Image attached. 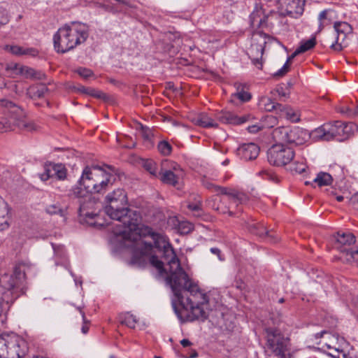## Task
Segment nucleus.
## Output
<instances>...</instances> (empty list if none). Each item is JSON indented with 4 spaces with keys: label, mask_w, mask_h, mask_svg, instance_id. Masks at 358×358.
Wrapping results in <instances>:
<instances>
[{
    "label": "nucleus",
    "mask_w": 358,
    "mask_h": 358,
    "mask_svg": "<svg viewBox=\"0 0 358 358\" xmlns=\"http://www.w3.org/2000/svg\"><path fill=\"white\" fill-rule=\"evenodd\" d=\"M129 241H132L133 253L130 260L132 266L143 267L149 260L159 273H162L164 262L153 255L154 247L162 252V259L168 266L166 282L173 292V307L179 319L182 322L205 320L208 317L206 311L208 296L181 267L167 238L155 232L150 227L141 226Z\"/></svg>",
    "instance_id": "f257e3e1"
},
{
    "label": "nucleus",
    "mask_w": 358,
    "mask_h": 358,
    "mask_svg": "<svg viewBox=\"0 0 358 358\" xmlns=\"http://www.w3.org/2000/svg\"><path fill=\"white\" fill-rule=\"evenodd\" d=\"M104 201L106 204L105 213L119 222L116 224L117 229L114 230V234L125 240L131 239V236L141 228V217L136 211L127 206L128 199L124 189H113L106 196Z\"/></svg>",
    "instance_id": "f03ea898"
},
{
    "label": "nucleus",
    "mask_w": 358,
    "mask_h": 358,
    "mask_svg": "<svg viewBox=\"0 0 358 358\" xmlns=\"http://www.w3.org/2000/svg\"><path fill=\"white\" fill-rule=\"evenodd\" d=\"M115 174L114 168L109 166H87L84 168L78 182L91 192V194H103L113 185Z\"/></svg>",
    "instance_id": "7ed1b4c3"
},
{
    "label": "nucleus",
    "mask_w": 358,
    "mask_h": 358,
    "mask_svg": "<svg viewBox=\"0 0 358 358\" xmlns=\"http://www.w3.org/2000/svg\"><path fill=\"white\" fill-rule=\"evenodd\" d=\"M89 36L85 24L72 22L59 28L53 37L54 48L58 53H66L83 43Z\"/></svg>",
    "instance_id": "20e7f679"
},
{
    "label": "nucleus",
    "mask_w": 358,
    "mask_h": 358,
    "mask_svg": "<svg viewBox=\"0 0 358 358\" xmlns=\"http://www.w3.org/2000/svg\"><path fill=\"white\" fill-rule=\"evenodd\" d=\"M14 127L27 131L36 129L34 123L27 120L21 107L8 99H0V132L13 130Z\"/></svg>",
    "instance_id": "39448f33"
},
{
    "label": "nucleus",
    "mask_w": 358,
    "mask_h": 358,
    "mask_svg": "<svg viewBox=\"0 0 358 358\" xmlns=\"http://www.w3.org/2000/svg\"><path fill=\"white\" fill-rule=\"evenodd\" d=\"M27 350L26 341L15 334L0 335V357L22 358Z\"/></svg>",
    "instance_id": "423d86ee"
},
{
    "label": "nucleus",
    "mask_w": 358,
    "mask_h": 358,
    "mask_svg": "<svg viewBox=\"0 0 358 358\" xmlns=\"http://www.w3.org/2000/svg\"><path fill=\"white\" fill-rule=\"evenodd\" d=\"M273 41L269 36L262 31L253 33L251 37L250 46L248 48L247 54L254 65L258 69L262 68V55L266 45Z\"/></svg>",
    "instance_id": "0eeeda50"
},
{
    "label": "nucleus",
    "mask_w": 358,
    "mask_h": 358,
    "mask_svg": "<svg viewBox=\"0 0 358 358\" xmlns=\"http://www.w3.org/2000/svg\"><path fill=\"white\" fill-rule=\"evenodd\" d=\"M78 204V215L81 222H85L92 226L104 225V223L99 221V209L96 208L99 203L92 195Z\"/></svg>",
    "instance_id": "6e6552de"
},
{
    "label": "nucleus",
    "mask_w": 358,
    "mask_h": 358,
    "mask_svg": "<svg viewBox=\"0 0 358 358\" xmlns=\"http://www.w3.org/2000/svg\"><path fill=\"white\" fill-rule=\"evenodd\" d=\"M355 243V237L352 234L338 232L335 236L334 247L342 254L341 259L347 262H358V249L352 248Z\"/></svg>",
    "instance_id": "1a4fd4ad"
},
{
    "label": "nucleus",
    "mask_w": 358,
    "mask_h": 358,
    "mask_svg": "<svg viewBox=\"0 0 358 358\" xmlns=\"http://www.w3.org/2000/svg\"><path fill=\"white\" fill-rule=\"evenodd\" d=\"M294 157L292 148L281 144L272 145L267 151V159L270 164L283 166L289 164Z\"/></svg>",
    "instance_id": "9d476101"
},
{
    "label": "nucleus",
    "mask_w": 358,
    "mask_h": 358,
    "mask_svg": "<svg viewBox=\"0 0 358 358\" xmlns=\"http://www.w3.org/2000/svg\"><path fill=\"white\" fill-rule=\"evenodd\" d=\"M266 333L268 349L279 358H285L289 340L284 338L277 329L269 328L266 329Z\"/></svg>",
    "instance_id": "9b49d317"
},
{
    "label": "nucleus",
    "mask_w": 358,
    "mask_h": 358,
    "mask_svg": "<svg viewBox=\"0 0 358 358\" xmlns=\"http://www.w3.org/2000/svg\"><path fill=\"white\" fill-rule=\"evenodd\" d=\"M19 282L10 274L4 273L0 277V294L6 292L10 299L19 296L17 289L20 287Z\"/></svg>",
    "instance_id": "f8f14e48"
},
{
    "label": "nucleus",
    "mask_w": 358,
    "mask_h": 358,
    "mask_svg": "<svg viewBox=\"0 0 358 358\" xmlns=\"http://www.w3.org/2000/svg\"><path fill=\"white\" fill-rule=\"evenodd\" d=\"M329 128L330 140L336 139L342 141L347 138L353 130L355 125L350 124H345L340 121H336L334 123H328Z\"/></svg>",
    "instance_id": "ddd939ff"
},
{
    "label": "nucleus",
    "mask_w": 358,
    "mask_h": 358,
    "mask_svg": "<svg viewBox=\"0 0 358 358\" xmlns=\"http://www.w3.org/2000/svg\"><path fill=\"white\" fill-rule=\"evenodd\" d=\"M334 27L337 36L336 43H332L331 48L336 52H340L343 50L346 36L351 32L352 27L345 22H335Z\"/></svg>",
    "instance_id": "4468645a"
},
{
    "label": "nucleus",
    "mask_w": 358,
    "mask_h": 358,
    "mask_svg": "<svg viewBox=\"0 0 358 358\" xmlns=\"http://www.w3.org/2000/svg\"><path fill=\"white\" fill-rule=\"evenodd\" d=\"M67 170L62 164H49L44 166V172L39 175L41 180L46 181L49 178L56 177L59 180L66 178Z\"/></svg>",
    "instance_id": "2eb2a0df"
},
{
    "label": "nucleus",
    "mask_w": 358,
    "mask_h": 358,
    "mask_svg": "<svg viewBox=\"0 0 358 358\" xmlns=\"http://www.w3.org/2000/svg\"><path fill=\"white\" fill-rule=\"evenodd\" d=\"M217 118L222 123L238 125L249 122L252 117L249 114L238 116L234 113L223 111L217 114Z\"/></svg>",
    "instance_id": "dca6fc26"
},
{
    "label": "nucleus",
    "mask_w": 358,
    "mask_h": 358,
    "mask_svg": "<svg viewBox=\"0 0 358 358\" xmlns=\"http://www.w3.org/2000/svg\"><path fill=\"white\" fill-rule=\"evenodd\" d=\"M248 230L257 236L266 238L270 242H276L278 237L273 231H268L266 228L261 223L252 222L248 224Z\"/></svg>",
    "instance_id": "f3484780"
},
{
    "label": "nucleus",
    "mask_w": 358,
    "mask_h": 358,
    "mask_svg": "<svg viewBox=\"0 0 358 358\" xmlns=\"http://www.w3.org/2000/svg\"><path fill=\"white\" fill-rule=\"evenodd\" d=\"M236 152L241 159L250 161L257 157L259 153V148L253 143H244L238 147Z\"/></svg>",
    "instance_id": "a211bd4d"
},
{
    "label": "nucleus",
    "mask_w": 358,
    "mask_h": 358,
    "mask_svg": "<svg viewBox=\"0 0 358 358\" xmlns=\"http://www.w3.org/2000/svg\"><path fill=\"white\" fill-rule=\"evenodd\" d=\"M250 24L253 28L263 27L267 25L268 16L266 15L262 6H256L250 16Z\"/></svg>",
    "instance_id": "6ab92c4d"
},
{
    "label": "nucleus",
    "mask_w": 358,
    "mask_h": 358,
    "mask_svg": "<svg viewBox=\"0 0 358 358\" xmlns=\"http://www.w3.org/2000/svg\"><path fill=\"white\" fill-rule=\"evenodd\" d=\"M169 164V162L168 161L162 162L161 171L159 173L160 176V180L165 184L176 186L178 184L180 174L175 173L172 170L164 169L165 166Z\"/></svg>",
    "instance_id": "aec40b11"
},
{
    "label": "nucleus",
    "mask_w": 358,
    "mask_h": 358,
    "mask_svg": "<svg viewBox=\"0 0 358 358\" xmlns=\"http://www.w3.org/2000/svg\"><path fill=\"white\" fill-rule=\"evenodd\" d=\"M92 194L91 192L78 183L70 189L68 196L71 200L76 199L77 202L79 203L82 201H85V199H87V197L89 198Z\"/></svg>",
    "instance_id": "412c9836"
},
{
    "label": "nucleus",
    "mask_w": 358,
    "mask_h": 358,
    "mask_svg": "<svg viewBox=\"0 0 358 358\" xmlns=\"http://www.w3.org/2000/svg\"><path fill=\"white\" fill-rule=\"evenodd\" d=\"M329 338V343H325V345L327 348L334 350V352L328 353L329 356L333 358H351L347 353L343 351V349L340 348L338 344V338L337 337L334 336H330Z\"/></svg>",
    "instance_id": "4be33fe9"
},
{
    "label": "nucleus",
    "mask_w": 358,
    "mask_h": 358,
    "mask_svg": "<svg viewBox=\"0 0 358 358\" xmlns=\"http://www.w3.org/2000/svg\"><path fill=\"white\" fill-rule=\"evenodd\" d=\"M286 12L289 15H301L303 11L305 0H285Z\"/></svg>",
    "instance_id": "5701e85b"
},
{
    "label": "nucleus",
    "mask_w": 358,
    "mask_h": 358,
    "mask_svg": "<svg viewBox=\"0 0 358 358\" xmlns=\"http://www.w3.org/2000/svg\"><path fill=\"white\" fill-rule=\"evenodd\" d=\"M203 185L208 189H210L214 192H217L218 194H222L224 195H228L231 197L233 199H238V194L234 191L228 190L227 188L215 185L213 184L210 181L204 179L202 181Z\"/></svg>",
    "instance_id": "b1692460"
},
{
    "label": "nucleus",
    "mask_w": 358,
    "mask_h": 358,
    "mask_svg": "<svg viewBox=\"0 0 358 358\" xmlns=\"http://www.w3.org/2000/svg\"><path fill=\"white\" fill-rule=\"evenodd\" d=\"M192 122L196 125L204 127V128H210L214 127L217 128L218 127L217 123L209 117L208 115L201 113L192 119Z\"/></svg>",
    "instance_id": "393cba45"
},
{
    "label": "nucleus",
    "mask_w": 358,
    "mask_h": 358,
    "mask_svg": "<svg viewBox=\"0 0 358 358\" xmlns=\"http://www.w3.org/2000/svg\"><path fill=\"white\" fill-rule=\"evenodd\" d=\"M310 135L311 138L315 141H331L328 123L324 124L318 128L313 130Z\"/></svg>",
    "instance_id": "a878e982"
},
{
    "label": "nucleus",
    "mask_w": 358,
    "mask_h": 358,
    "mask_svg": "<svg viewBox=\"0 0 358 358\" xmlns=\"http://www.w3.org/2000/svg\"><path fill=\"white\" fill-rule=\"evenodd\" d=\"M289 128L285 127H280L273 131V138L276 142L275 144L284 145L287 143L289 138Z\"/></svg>",
    "instance_id": "bb28decb"
},
{
    "label": "nucleus",
    "mask_w": 358,
    "mask_h": 358,
    "mask_svg": "<svg viewBox=\"0 0 358 358\" xmlns=\"http://www.w3.org/2000/svg\"><path fill=\"white\" fill-rule=\"evenodd\" d=\"M48 89L44 84H37L30 86L27 90V95L31 99H39L43 97L48 92Z\"/></svg>",
    "instance_id": "cd10ccee"
},
{
    "label": "nucleus",
    "mask_w": 358,
    "mask_h": 358,
    "mask_svg": "<svg viewBox=\"0 0 358 358\" xmlns=\"http://www.w3.org/2000/svg\"><path fill=\"white\" fill-rule=\"evenodd\" d=\"M304 134H306L305 132L299 127L289 128L287 143L295 145L303 144L304 138L302 136Z\"/></svg>",
    "instance_id": "c85d7f7f"
},
{
    "label": "nucleus",
    "mask_w": 358,
    "mask_h": 358,
    "mask_svg": "<svg viewBox=\"0 0 358 358\" xmlns=\"http://www.w3.org/2000/svg\"><path fill=\"white\" fill-rule=\"evenodd\" d=\"M278 107L280 108V112L278 113L281 117L292 122H296L299 120V114L293 108L282 105Z\"/></svg>",
    "instance_id": "c756f323"
},
{
    "label": "nucleus",
    "mask_w": 358,
    "mask_h": 358,
    "mask_svg": "<svg viewBox=\"0 0 358 358\" xmlns=\"http://www.w3.org/2000/svg\"><path fill=\"white\" fill-rule=\"evenodd\" d=\"M316 44V40L315 37H312L311 38L301 41L300 45L296 50L292 53V55L289 57V59H292L296 55L303 53L315 47Z\"/></svg>",
    "instance_id": "7c9ffc66"
},
{
    "label": "nucleus",
    "mask_w": 358,
    "mask_h": 358,
    "mask_svg": "<svg viewBox=\"0 0 358 358\" xmlns=\"http://www.w3.org/2000/svg\"><path fill=\"white\" fill-rule=\"evenodd\" d=\"M236 92L233 94V97L237 98L243 102L248 101L250 99V94L245 90V85L240 83L234 84Z\"/></svg>",
    "instance_id": "2f4dec72"
},
{
    "label": "nucleus",
    "mask_w": 358,
    "mask_h": 358,
    "mask_svg": "<svg viewBox=\"0 0 358 358\" xmlns=\"http://www.w3.org/2000/svg\"><path fill=\"white\" fill-rule=\"evenodd\" d=\"M20 75H24L27 78H34L37 80H43L45 76L43 73L36 71L35 69L27 66H22V73H20Z\"/></svg>",
    "instance_id": "473e14b6"
},
{
    "label": "nucleus",
    "mask_w": 358,
    "mask_h": 358,
    "mask_svg": "<svg viewBox=\"0 0 358 358\" xmlns=\"http://www.w3.org/2000/svg\"><path fill=\"white\" fill-rule=\"evenodd\" d=\"M333 14L334 11L330 10H325L320 13L318 17L320 21V30H322L324 27L331 23Z\"/></svg>",
    "instance_id": "72a5a7b5"
},
{
    "label": "nucleus",
    "mask_w": 358,
    "mask_h": 358,
    "mask_svg": "<svg viewBox=\"0 0 358 358\" xmlns=\"http://www.w3.org/2000/svg\"><path fill=\"white\" fill-rule=\"evenodd\" d=\"M313 181L317 183L318 186L322 187L331 185L333 181V178L328 173L320 172L317 175V177Z\"/></svg>",
    "instance_id": "f704fd0d"
},
{
    "label": "nucleus",
    "mask_w": 358,
    "mask_h": 358,
    "mask_svg": "<svg viewBox=\"0 0 358 358\" xmlns=\"http://www.w3.org/2000/svg\"><path fill=\"white\" fill-rule=\"evenodd\" d=\"M261 104L264 106V108L267 111L275 110L278 113L280 112L279 106L282 104L274 102L271 99L264 97L261 100Z\"/></svg>",
    "instance_id": "c9c22d12"
},
{
    "label": "nucleus",
    "mask_w": 358,
    "mask_h": 358,
    "mask_svg": "<svg viewBox=\"0 0 358 358\" xmlns=\"http://www.w3.org/2000/svg\"><path fill=\"white\" fill-rule=\"evenodd\" d=\"M6 70L10 76L15 77V76L20 75L22 71V66L18 64L10 63L6 65Z\"/></svg>",
    "instance_id": "e433bc0d"
},
{
    "label": "nucleus",
    "mask_w": 358,
    "mask_h": 358,
    "mask_svg": "<svg viewBox=\"0 0 358 358\" xmlns=\"http://www.w3.org/2000/svg\"><path fill=\"white\" fill-rule=\"evenodd\" d=\"M12 299H10L9 297H7V294L6 292L2 294H0V324H3L4 321L6 320V315L3 314V305L5 303H8L11 301Z\"/></svg>",
    "instance_id": "4c0bfd02"
},
{
    "label": "nucleus",
    "mask_w": 358,
    "mask_h": 358,
    "mask_svg": "<svg viewBox=\"0 0 358 358\" xmlns=\"http://www.w3.org/2000/svg\"><path fill=\"white\" fill-rule=\"evenodd\" d=\"M143 166L151 175L157 176V164L152 159H148L143 162Z\"/></svg>",
    "instance_id": "58836bf2"
},
{
    "label": "nucleus",
    "mask_w": 358,
    "mask_h": 358,
    "mask_svg": "<svg viewBox=\"0 0 358 358\" xmlns=\"http://www.w3.org/2000/svg\"><path fill=\"white\" fill-rule=\"evenodd\" d=\"M157 148L159 152L165 156L170 155L172 150V147L170 143L165 141H160Z\"/></svg>",
    "instance_id": "ea45409f"
},
{
    "label": "nucleus",
    "mask_w": 358,
    "mask_h": 358,
    "mask_svg": "<svg viewBox=\"0 0 358 358\" xmlns=\"http://www.w3.org/2000/svg\"><path fill=\"white\" fill-rule=\"evenodd\" d=\"M193 229V225L189 222H181L178 224V231L182 234H187Z\"/></svg>",
    "instance_id": "a19ab883"
},
{
    "label": "nucleus",
    "mask_w": 358,
    "mask_h": 358,
    "mask_svg": "<svg viewBox=\"0 0 358 358\" xmlns=\"http://www.w3.org/2000/svg\"><path fill=\"white\" fill-rule=\"evenodd\" d=\"M122 323L130 328H134L137 323V320L134 315L127 313L124 315V318L122 320Z\"/></svg>",
    "instance_id": "79ce46f5"
},
{
    "label": "nucleus",
    "mask_w": 358,
    "mask_h": 358,
    "mask_svg": "<svg viewBox=\"0 0 358 358\" xmlns=\"http://www.w3.org/2000/svg\"><path fill=\"white\" fill-rule=\"evenodd\" d=\"M14 278H16L19 282V284L21 285L22 278H24V272L21 269L20 266H16L14 268L13 274Z\"/></svg>",
    "instance_id": "37998d69"
},
{
    "label": "nucleus",
    "mask_w": 358,
    "mask_h": 358,
    "mask_svg": "<svg viewBox=\"0 0 358 358\" xmlns=\"http://www.w3.org/2000/svg\"><path fill=\"white\" fill-rule=\"evenodd\" d=\"M141 134L143 138L148 141L151 140V138L153 135L152 131L150 128L145 127L142 124H141Z\"/></svg>",
    "instance_id": "c03bdc74"
},
{
    "label": "nucleus",
    "mask_w": 358,
    "mask_h": 358,
    "mask_svg": "<svg viewBox=\"0 0 358 358\" xmlns=\"http://www.w3.org/2000/svg\"><path fill=\"white\" fill-rule=\"evenodd\" d=\"M5 50L15 55H22L23 48L18 45H6Z\"/></svg>",
    "instance_id": "a18cd8bd"
},
{
    "label": "nucleus",
    "mask_w": 358,
    "mask_h": 358,
    "mask_svg": "<svg viewBox=\"0 0 358 358\" xmlns=\"http://www.w3.org/2000/svg\"><path fill=\"white\" fill-rule=\"evenodd\" d=\"M76 72L80 76L85 79H87L93 75L92 71L90 69L86 68H79L76 70Z\"/></svg>",
    "instance_id": "49530a36"
},
{
    "label": "nucleus",
    "mask_w": 358,
    "mask_h": 358,
    "mask_svg": "<svg viewBox=\"0 0 358 358\" xmlns=\"http://www.w3.org/2000/svg\"><path fill=\"white\" fill-rule=\"evenodd\" d=\"M9 21L8 15L6 9L0 8V26L6 24Z\"/></svg>",
    "instance_id": "de8ad7c7"
},
{
    "label": "nucleus",
    "mask_w": 358,
    "mask_h": 358,
    "mask_svg": "<svg viewBox=\"0 0 358 358\" xmlns=\"http://www.w3.org/2000/svg\"><path fill=\"white\" fill-rule=\"evenodd\" d=\"M292 59H287V61L286 62V63L283 65V66L279 69L275 74L274 76L275 77H282L283 76H285L289 71V62L291 61Z\"/></svg>",
    "instance_id": "09e8293b"
},
{
    "label": "nucleus",
    "mask_w": 358,
    "mask_h": 358,
    "mask_svg": "<svg viewBox=\"0 0 358 358\" xmlns=\"http://www.w3.org/2000/svg\"><path fill=\"white\" fill-rule=\"evenodd\" d=\"M7 83H8L7 87H5V88L10 90L12 92H14L16 94H19L22 92V90H20L19 89V85H17L15 82L9 81V82H7Z\"/></svg>",
    "instance_id": "8fccbe9b"
},
{
    "label": "nucleus",
    "mask_w": 358,
    "mask_h": 358,
    "mask_svg": "<svg viewBox=\"0 0 358 358\" xmlns=\"http://www.w3.org/2000/svg\"><path fill=\"white\" fill-rule=\"evenodd\" d=\"M46 211L49 214L62 213V210L57 205H50L47 207Z\"/></svg>",
    "instance_id": "3c124183"
},
{
    "label": "nucleus",
    "mask_w": 358,
    "mask_h": 358,
    "mask_svg": "<svg viewBox=\"0 0 358 358\" xmlns=\"http://www.w3.org/2000/svg\"><path fill=\"white\" fill-rule=\"evenodd\" d=\"M216 201H222V200L219 197L216 196L214 199H213L211 201H209L208 203L213 209H215L217 211H221L222 213H224L226 211L222 210L220 209V206L216 204Z\"/></svg>",
    "instance_id": "603ef678"
},
{
    "label": "nucleus",
    "mask_w": 358,
    "mask_h": 358,
    "mask_svg": "<svg viewBox=\"0 0 358 358\" xmlns=\"http://www.w3.org/2000/svg\"><path fill=\"white\" fill-rule=\"evenodd\" d=\"M259 175L262 176L264 179L273 180L274 181L275 180V176L273 175L272 173L268 171H262L259 172Z\"/></svg>",
    "instance_id": "864d4df0"
},
{
    "label": "nucleus",
    "mask_w": 358,
    "mask_h": 358,
    "mask_svg": "<svg viewBox=\"0 0 358 358\" xmlns=\"http://www.w3.org/2000/svg\"><path fill=\"white\" fill-rule=\"evenodd\" d=\"M38 55V51L34 48H24L22 55H30L32 57H35Z\"/></svg>",
    "instance_id": "5fc2aeb1"
},
{
    "label": "nucleus",
    "mask_w": 358,
    "mask_h": 358,
    "mask_svg": "<svg viewBox=\"0 0 358 358\" xmlns=\"http://www.w3.org/2000/svg\"><path fill=\"white\" fill-rule=\"evenodd\" d=\"M187 207L192 211L199 212L201 210V202L199 201L196 203H189Z\"/></svg>",
    "instance_id": "6e6d98bb"
},
{
    "label": "nucleus",
    "mask_w": 358,
    "mask_h": 358,
    "mask_svg": "<svg viewBox=\"0 0 358 358\" xmlns=\"http://www.w3.org/2000/svg\"><path fill=\"white\" fill-rule=\"evenodd\" d=\"M87 94H90L94 97L101 98V95L103 94L101 92L96 91V90L93 88H88Z\"/></svg>",
    "instance_id": "4d7b16f0"
},
{
    "label": "nucleus",
    "mask_w": 358,
    "mask_h": 358,
    "mask_svg": "<svg viewBox=\"0 0 358 358\" xmlns=\"http://www.w3.org/2000/svg\"><path fill=\"white\" fill-rule=\"evenodd\" d=\"M262 129V126L259 124H252L248 127V131L250 133H257Z\"/></svg>",
    "instance_id": "13d9d810"
},
{
    "label": "nucleus",
    "mask_w": 358,
    "mask_h": 358,
    "mask_svg": "<svg viewBox=\"0 0 358 358\" xmlns=\"http://www.w3.org/2000/svg\"><path fill=\"white\" fill-rule=\"evenodd\" d=\"M80 313L82 314V317H83V322H84V324L82 327V332L83 334H86V333H87V331L89 330V326H88L87 322L85 320V313H83L81 310H80Z\"/></svg>",
    "instance_id": "bf43d9fd"
},
{
    "label": "nucleus",
    "mask_w": 358,
    "mask_h": 358,
    "mask_svg": "<svg viewBox=\"0 0 358 358\" xmlns=\"http://www.w3.org/2000/svg\"><path fill=\"white\" fill-rule=\"evenodd\" d=\"M306 164L301 163L296 165L294 170L296 173H302L306 171Z\"/></svg>",
    "instance_id": "052dcab7"
},
{
    "label": "nucleus",
    "mask_w": 358,
    "mask_h": 358,
    "mask_svg": "<svg viewBox=\"0 0 358 358\" xmlns=\"http://www.w3.org/2000/svg\"><path fill=\"white\" fill-rule=\"evenodd\" d=\"M266 120L268 122L267 126L269 127H273V124H275L277 121L276 118L273 115L266 116Z\"/></svg>",
    "instance_id": "680f3d73"
},
{
    "label": "nucleus",
    "mask_w": 358,
    "mask_h": 358,
    "mask_svg": "<svg viewBox=\"0 0 358 358\" xmlns=\"http://www.w3.org/2000/svg\"><path fill=\"white\" fill-rule=\"evenodd\" d=\"M275 92L278 93V96L281 98H287V94L284 91L282 87H278L275 90Z\"/></svg>",
    "instance_id": "e2e57ef3"
},
{
    "label": "nucleus",
    "mask_w": 358,
    "mask_h": 358,
    "mask_svg": "<svg viewBox=\"0 0 358 358\" xmlns=\"http://www.w3.org/2000/svg\"><path fill=\"white\" fill-rule=\"evenodd\" d=\"M171 168L173 169V171L175 173H178L179 174V172L180 171V166L177 164L173 163V162H171Z\"/></svg>",
    "instance_id": "0e129e2a"
},
{
    "label": "nucleus",
    "mask_w": 358,
    "mask_h": 358,
    "mask_svg": "<svg viewBox=\"0 0 358 358\" xmlns=\"http://www.w3.org/2000/svg\"><path fill=\"white\" fill-rule=\"evenodd\" d=\"M180 344L184 347H189L192 345V343L188 339H182L180 341Z\"/></svg>",
    "instance_id": "69168bd1"
},
{
    "label": "nucleus",
    "mask_w": 358,
    "mask_h": 358,
    "mask_svg": "<svg viewBox=\"0 0 358 358\" xmlns=\"http://www.w3.org/2000/svg\"><path fill=\"white\" fill-rule=\"evenodd\" d=\"M7 82H6L4 78L0 76V89L5 88V87H7Z\"/></svg>",
    "instance_id": "338daca9"
},
{
    "label": "nucleus",
    "mask_w": 358,
    "mask_h": 358,
    "mask_svg": "<svg viewBox=\"0 0 358 358\" xmlns=\"http://www.w3.org/2000/svg\"><path fill=\"white\" fill-rule=\"evenodd\" d=\"M9 227V224L8 221H4L0 224V231H3L6 229H8Z\"/></svg>",
    "instance_id": "774afa93"
}]
</instances>
